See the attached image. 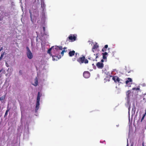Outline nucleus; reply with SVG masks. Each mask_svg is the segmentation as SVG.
<instances>
[{"label": "nucleus", "mask_w": 146, "mask_h": 146, "mask_svg": "<svg viewBox=\"0 0 146 146\" xmlns=\"http://www.w3.org/2000/svg\"><path fill=\"white\" fill-rule=\"evenodd\" d=\"M42 96V94L40 92H38L37 99H36V108L35 111L36 112L37 110H38L40 105V98Z\"/></svg>", "instance_id": "obj_1"}, {"label": "nucleus", "mask_w": 146, "mask_h": 146, "mask_svg": "<svg viewBox=\"0 0 146 146\" xmlns=\"http://www.w3.org/2000/svg\"><path fill=\"white\" fill-rule=\"evenodd\" d=\"M77 61L80 64H82L84 62L85 64L88 63V61L87 59H86L85 56H82V57H80L77 59Z\"/></svg>", "instance_id": "obj_2"}, {"label": "nucleus", "mask_w": 146, "mask_h": 146, "mask_svg": "<svg viewBox=\"0 0 146 146\" xmlns=\"http://www.w3.org/2000/svg\"><path fill=\"white\" fill-rule=\"evenodd\" d=\"M26 48L27 50V57L29 59H31L33 58V55L32 54L28 47H27Z\"/></svg>", "instance_id": "obj_3"}, {"label": "nucleus", "mask_w": 146, "mask_h": 146, "mask_svg": "<svg viewBox=\"0 0 146 146\" xmlns=\"http://www.w3.org/2000/svg\"><path fill=\"white\" fill-rule=\"evenodd\" d=\"M52 50H54L55 51H57L58 50H62L63 48L61 46H55L52 47Z\"/></svg>", "instance_id": "obj_4"}, {"label": "nucleus", "mask_w": 146, "mask_h": 146, "mask_svg": "<svg viewBox=\"0 0 146 146\" xmlns=\"http://www.w3.org/2000/svg\"><path fill=\"white\" fill-rule=\"evenodd\" d=\"M96 65L98 68L101 69H102L104 66V64L103 63H101L100 62L97 63Z\"/></svg>", "instance_id": "obj_5"}, {"label": "nucleus", "mask_w": 146, "mask_h": 146, "mask_svg": "<svg viewBox=\"0 0 146 146\" xmlns=\"http://www.w3.org/2000/svg\"><path fill=\"white\" fill-rule=\"evenodd\" d=\"M83 76L85 78H88L90 76V73L88 71H85L83 73Z\"/></svg>", "instance_id": "obj_6"}, {"label": "nucleus", "mask_w": 146, "mask_h": 146, "mask_svg": "<svg viewBox=\"0 0 146 146\" xmlns=\"http://www.w3.org/2000/svg\"><path fill=\"white\" fill-rule=\"evenodd\" d=\"M99 54V52L97 53L96 54H94V55L92 56V57H91L92 60H96V61H97V60L96 59L98 58Z\"/></svg>", "instance_id": "obj_7"}, {"label": "nucleus", "mask_w": 146, "mask_h": 146, "mask_svg": "<svg viewBox=\"0 0 146 146\" xmlns=\"http://www.w3.org/2000/svg\"><path fill=\"white\" fill-rule=\"evenodd\" d=\"M112 79L115 82L119 83L120 81V79L119 78L116 76H113L112 77Z\"/></svg>", "instance_id": "obj_8"}, {"label": "nucleus", "mask_w": 146, "mask_h": 146, "mask_svg": "<svg viewBox=\"0 0 146 146\" xmlns=\"http://www.w3.org/2000/svg\"><path fill=\"white\" fill-rule=\"evenodd\" d=\"M69 39L72 41H74L76 40V37L73 35H70L68 37Z\"/></svg>", "instance_id": "obj_9"}, {"label": "nucleus", "mask_w": 146, "mask_h": 146, "mask_svg": "<svg viewBox=\"0 0 146 146\" xmlns=\"http://www.w3.org/2000/svg\"><path fill=\"white\" fill-rule=\"evenodd\" d=\"M99 47L98 45L97 44V43H96L93 46L92 48V51L93 52H94V50L97 49Z\"/></svg>", "instance_id": "obj_10"}, {"label": "nucleus", "mask_w": 146, "mask_h": 146, "mask_svg": "<svg viewBox=\"0 0 146 146\" xmlns=\"http://www.w3.org/2000/svg\"><path fill=\"white\" fill-rule=\"evenodd\" d=\"M75 54V51L74 50L70 51L68 53V54L69 56L70 57H72L74 56Z\"/></svg>", "instance_id": "obj_11"}, {"label": "nucleus", "mask_w": 146, "mask_h": 146, "mask_svg": "<svg viewBox=\"0 0 146 146\" xmlns=\"http://www.w3.org/2000/svg\"><path fill=\"white\" fill-rule=\"evenodd\" d=\"M108 55V53L105 52L102 53L103 55V59L106 60L107 59V56H106Z\"/></svg>", "instance_id": "obj_12"}, {"label": "nucleus", "mask_w": 146, "mask_h": 146, "mask_svg": "<svg viewBox=\"0 0 146 146\" xmlns=\"http://www.w3.org/2000/svg\"><path fill=\"white\" fill-rule=\"evenodd\" d=\"M41 7L43 9V10L44 11V9L45 8V5L44 4V3L43 1H41Z\"/></svg>", "instance_id": "obj_13"}, {"label": "nucleus", "mask_w": 146, "mask_h": 146, "mask_svg": "<svg viewBox=\"0 0 146 146\" xmlns=\"http://www.w3.org/2000/svg\"><path fill=\"white\" fill-rule=\"evenodd\" d=\"M131 92H127L126 94L127 95V103L128 104H129V95L130 94Z\"/></svg>", "instance_id": "obj_14"}, {"label": "nucleus", "mask_w": 146, "mask_h": 146, "mask_svg": "<svg viewBox=\"0 0 146 146\" xmlns=\"http://www.w3.org/2000/svg\"><path fill=\"white\" fill-rule=\"evenodd\" d=\"M132 81V80L130 78H128L126 82L125 83L127 84H128L129 82H131Z\"/></svg>", "instance_id": "obj_15"}, {"label": "nucleus", "mask_w": 146, "mask_h": 146, "mask_svg": "<svg viewBox=\"0 0 146 146\" xmlns=\"http://www.w3.org/2000/svg\"><path fill=\"white\" fill-rule=\"evenodd\" d=\"M38 80L36 77L35 79V84H33V85L34 86H36L38 85Z\"/></svg>", "instance_id": "obj_16"}, {"label": "nucleus", "mask_w": 146, "mask_h": 146, "mask_svg": "<svg viewBox=\"0 0 146 146\" xmlns=\"http://www.w3.org/2000/svg\"><path fill=\"white\" fill-rule=\"evenodd\" d=\"M29 12L30 13L31 20V21H32V23H33V20L32 19V13H31L30 11H29Z\"/></svg>", "instance_id": "obj_17"}, {"label": "nucleus", "mask_w": 146, "mask_h": 146, "mask_svg": "<svg viewBox=\"0 0 146 146\" xmlns=\"http://www.w3.org/2000/svg\"><path fill=\"white\" fill-rule=\"evenodd\" d=\"M146 115V111H145V113L143 114V117L141 118V122L143 121V119H144V118L145 117V115Z\"/></svg>", "instance_id": "obj_18"}, {"label": "nucleus", "mask_w": 146, "mask_h": 146, "mask_svg": "<svg viewBox=\"0 0 146 146\" xmlns=\"http://www.w3.org/2000/svg\"><path fill=\"white\" fill-rule=\"evenodd\" d=\"M5 95H4L0 98V101H2L4 100L5 99Z\"/></svg>", "instance_id": "obj_19"}, {"label": "nucleus", "mask_w": 146, "mask_h": 146, "mask_svg": "<svg viewBox=\"0 0 146 146\" xmlns=\"http://www.w3.org/2000/svg\"><path fill=\"white\" fill-rule=\"evenodd\" d=\"M5 95H4L0 98V101H2L4 100L5 99Z\"/></svg>", "instance_id": "obj_20"}, {"label": "nucleus", "mask_w": 146, "mask_h": 146, "mask_svg": "<svg viewBox=\"0 0 146 146\" xmlns=\"http://www.w3.org/2000/svg\"><path fill=\"white\" fill-rule=\"evenodd\" d=\"M67 52V50H63L61 52V54L62 55V56H63L64 55V52Z\"/></svg>", "instance_id": "obj_21"}, {"label": "nucleus", "mask_w": 146, "mask_h": 146, "mask_svg": "<svg viewBox=\"0 0 146 146\" xmlns=\"http://www.w3.org/2000/svg\"><path fill=\"white\" fill-rule=\"evenodd\" d=\"M52 47H51L50 48H49L47 51V52L49 54H50L51 53V50H52Z\"/></svg>", "instance_id": "obj_22"}, {"label": "nucleus", "mask_w": 146, "mask_h": 146, "mask_svg": "<svg viewBox=\"0 0 146 146\" xmlns=\"http://www.w3.org/2000/svg\"><path fill=\"white\" fill-rule=\"evenodd\" d=\"M133 90H134L135 91H137V90H139V87H137V88H133L132 89Z\"/></svg>", "instance_id": "obj_23"}, {"label": "nucleus", "mask_w": 146, "mask_h": 146, "mask_svg": "<svg viewBox=\"0 0 146 146\" xmlns=\"http://www.w3.org/2000/svg\"><path fill=\"white\" fill-rule=\"evenodd\" d=\"M4 54V52L3 53H1L0 57V61H1V59H2V58H3V56Z\"/></svg>", "instance_id": "obj_24"}, {"label": "nucleus", "mask_w": 146, "mask_h": 146, "mask_svg": "<svg viewBox=\"0 0 146 146\" xmlns=\"http://www.w3.org/2000/svg\"><path fill=\"white\" fill-rule=\"evenodd\" d=\"M9 109H7V110L6 111V112L5 113V116H7L8 114V111H9Z\"/></svg>", "instance_id": "obj_25"}, {"label": "nucleus", "mask_w": 146, "mask_h": 146, "mask_svg": "<svg viewBox=\"0 0 146 146\" xmlns=\"http://www.w3.org/2000/svg\"><path fill=\"white\" fill-rule=\"evenodd\" d=\"M107 50V49L106 48H105L104 47L102 49V52H104L106 51Z\"/></svg>", "instance_id": "obj_26"}, {"label": "nucleus", "mask_w": 146, "mask_h": 146, "mask_svg": "<svg viewBox=\"0 0 146 146\" xmlns=\"http://www.w3.org/2000/svg\"><path fill=\"white\" fill-rule=\"evenodd\" d=\"M108 45L106 44L105 46L104 47H105V48H106L107 49L108 48Z\"/></svg>", "instance_id": "obj_27"}, {"label": "nucleus", "mask_w": 146, "mask_h": 146, "mask_svg": "<svg viewBox=\"0 0 146 146\" xmlns=\"http://www.w3.org/2000/svg\"><path fill=\"white\" fill-rule=\"evenodd\" d=\"M75 56H78H78H79V54L78 53H75Z\"/></svg>", "instance_id": "obj_28"}, {"label": "nucleus", "mask_w": 146, "mask_h": 146, "mask_svg": "<svg viewBox=\"0 0 146 146\" xmlns=\"http://www.w3.org/2000/svg\"><path fill=\"white\" fill-rule=\"evenodd\" d=\"M43 30L44 32L45 31V28L44 27H43Z\"/></svg>", "instance_id": "obj_29"}, {"label": "nucleus", "mask_w": 146, "mask_h": 146, "mask_svg": "<svg viewBox=\"0 0 146 146\" xmlns=\"http://www.w3.org/2000/svg\"><path fill=\"white\" fill-rule=\"evenodd\" d=\"M19 74H21H21H22V71H21V70H20V71H19Z\"/></svg>", "instance_id": "obj_30"}, {"label": "nucleus", "mask_w": 146, "mask_h": 146, "mask_svg": "<svg viewBox=\"0 0 146 146\" xmlns=\"http://www.w3.org/2000/svg\"><path fill=\"white\" fill-rule=\"evenodd\" d=\"M67 48V47H64V48H63V50H66V49Z\"/></svg>", "instance_id": "obj_31"}, {"label": "nucleus", "mask_w": 146, "mask_h": 146, "mask_svg": "<svg viewBox=\"0 0 146 146\" xmlns=\"http://www.w3.org/2000/svg\"><path fill=\"white\" fill-rule=\"evenodd\" d=\"M101 63H103V62H104V60L103 59H102L101 60Z\"/></svg>", "instance_id": "obj_32"}, {"label": "nucleus", "mask_w": 146, "mask_h": 146, "mask_svg": "<svg viewBox=\"0 0 146 146\" xmlns=\"http://www.w3.org/2000/svg\"><path fill=\"white\" fill-rule=\"evenodd\" d=\"M130 107L129 106V108H128V110H129H129H130Z\"/></svg>", "instance_id": "obj_33"}, {"label": "nucleus", "mask_w": 146, "mask_h": 146, "mask_svg": "<svg viewBox=\"0 0 146 146\" xmlns=\"http://www.w3.org/2000/svg\"><path fill=\"white\" fill-rule=\"evenodd\" d=\"M2 48H1V49H0V51H1L2 50Z\"/></svg>", "instance_id": "obj_34"}, {"label": "nucleus", "mask_w": 146, "mask_h": 146, "mask_svg": "<svg viewBox=\"0 0 146 146\" xmlns=\"http://www.w3.org/2000/svg\"><path fill=\"white\" fill-rule=\"evenodd\" d=\"M133 146V144H131V146Z\"/></svg>", "instance_id": "obj_35"}, {"label": "nucleus", "mask_w": 146, "mask_h": 146, "mask_svg": "<svg viewBox=\"0 0 146 146\" xmlns=\"http://www.w3.org/2000/svg\"><path fill=\"white\" fill-rule=\"evenodd\" d=\"M1 71H2V70H0V73H1Z\"/></svg>", "instance_id": "obj_36"}, {"label": "nucleus", "mask_w": 146, "mask_h": 146, "mask_svg": "<svg viewBox=\"0 0 146 146\" xmlns=\"http://www.w3.org/2000/svg\"><path fill=\"white\" fill-rule=\"evenodd\" d=\"M117 126H119V125H117Z\"/></svg>", "instance_id": "obj_37"}, {"label": "nucleus", "mask_w": 146, "mask_h": 146, "mask_svg": "<svg viewBox=\"0 0 146 146\" xmlns=\"http://www.w3.org/2000/svg\"><path fill=\"white\" fill-rule=\"evenodd\" d=\"M144 85H145V84H143V86H144Z\"/></svg>", "instance_id": "obj_38"}, {"label": "nucleus", "mask_w": 146, "mask_h": 146, "mask_svg": "<svg viewBox=\"0 0 146 146\" xmlns=\"http://www.w3.org/2000/svg\"><path fill=\"white\" fill-rule=\"evenodd\" d=\"M144 85H145V84H143V86H144Z\"/></svg>", "instance_id": "obj_39"}, {"label": "nucleus", "mask_w": 146, "mask_h": 146, "mask_svg": "<svg viewBox=\"0 0 146 146\" xmlns=\"http://www.w3.org/2000/svg\"><path fill=\"white\" fill-rule=\"evenodd\" d=\"M144 85H145V84H143V86H144Z\"/></svg>", "instance_id": "obj_40"}, {"label": "nucleus", "mask_w": 146, "mask_h": 146, "mask_svg": "<svg viewBox=\"0 0 146 146\" xmlns=\"http://www.w3.org/2000/svg\"><path fill=\"white\" fill-rule=\"evenodd\" d=\"M127 91H128V92L129 91V90Z\"/></svg>", "instance_id": "obj_41"}, {"label": "nucleus", "mask_w": 146, "mask_h": 146, "mask_svg": "<svg viewBox=\"0 0 146 146\" xmlns=\"http://www.w3.org/2000/svg\"><path fill=\"white\" fill-rule=\"evenodd\" d=\"M128 145H127V146H128Z\"/></svg>", "instance_id": "obj_42"}, {"label": "nucleus", "mask_w": 146, "mask_h": 146, "mask_svg": "<svg viewBox=\"0 0 146 146\" xmlns=\"http://www.w3.org/2000/svg\"><path fill=\"white\" fill-rule=\"evenodd\" d=\"M143 146H144L143 145Z\"/></svg>", "instance_id": "obj_43"}]
</instances>
